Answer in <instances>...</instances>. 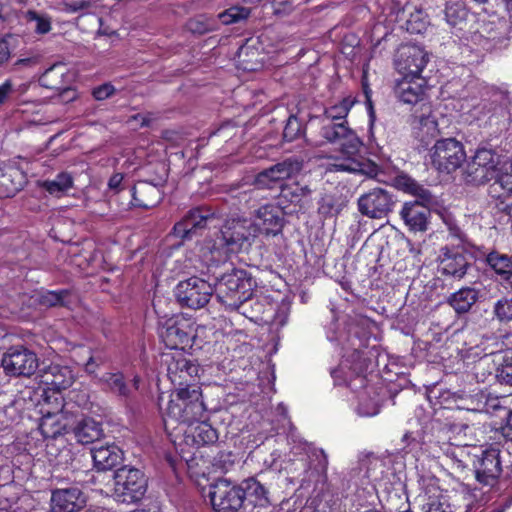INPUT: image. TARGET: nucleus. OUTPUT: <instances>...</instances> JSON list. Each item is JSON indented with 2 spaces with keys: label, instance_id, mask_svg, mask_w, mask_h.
<instances>
[{
  "label": "nucleus",
  "instance_id": "5",
  "mask_svg": "<svg viewBox=\"0 0 512 512\" xmlns=\"http://www.w3.org/2000/svg\"><path fill=\"white\" fill-rule=\"evenodd\" d=\"M114 495L122 503H136L146 494L148 479L138 468L125 465L114 473Z\"/></svg>",
  "mask_w": 512,
  "mask_h": 512
},
{
  "label": "nucleus",
  "instance_id": "2",
  "mask_svg": "<svg viewBox=\"0 0 512 512\" xmlns=\"http://www.w3.org/2000/svg\"><path fill=\"white\" fill-rule=\"evenodd\" d=\"M206 416V406L203 401L200 387L175 388L168 403L165 427L173 423L192 426Z\"/></svg>",
  "mask_w": 512,
  "mask_h": 512
},
{
  "label": "nucleus",
  "instance_id": "55",
  "mask_svg": "<svg viewBox=\"0 0 512 512\" xmlns=\"http://www.w3.org/2000/svg\"><path fill=\"white\" fill-rule=\"evenodd\" d=\"M123 175L121 173H115L113 174L109 181H108V187L110 190H113L115 192H118L120 190L121 183L123 181Z\"/></svg>",
  "mask_w": 512,
  "mask_h": 512
},
{
  "label": "nucleus",
  "instance_id": "45",
  "mask_svg": "<svg viewBox=\"0 0 512 512\" xmlns=\"http://www.w3.org/2000/svg\"><path fill=\"white\" fill-rule=\"evenodd\" d=\"M466 15V10L460 4H449L445 8V18L451 26H456Z\"/></svg>",
  "mask_w": 512,
  "mask_h": 512
},
{
  "label": "nucleus",
  "instance_id": "32",
  "mask_svg": "<svg viewBox=\"0 0 512 512\" xmlns=\"http://www.w3.org/2000/svg\"><path fill=\"white\" fill-rule=\"evenodd\" d=\"M488 266L503 279L512 277V257L498 251H492L486 256Z\"/></svg>",
  "mask_w": 512,
  "mask_h": 512
},
{
  "label": "nucleus",
  "instance_id": "28",
  "mask_svg": "<svg viewBox=\"0 0 512 512\" xmlns=\"http://www.w3.org/2000/svg\"><path fill=\"white\" fill-rule=\"evenodd\" d=\"M197 425L195 427L187 426L186 429L183 430V433L187 438H191L192 443L195 445H207L213 444L218 440L217 431L204 419L196 422Z\"/></svg>",
  "mask_w": 512,
  "mask_h": 512
},
{
  "label": "nucleus",
  "instance_id": "37",
  "mask_svg": "<svg viewBox=\"0 0 512 512\" xmlns=\"http://www.w3.org/2000/svg\"><path fill=\"white\" fill-rule=\"evenodd\" d=\"M311 190L307 185L301 186L298 183L282 186L280 198L292 204H300L308 198Z\"/></svg>",
  "mask_w": 512,
  "mask_h": 512
},
{
  "label": "nucleus",
  "instance_id": "62",
  "mask_svg": "<svg viewBox=\"0 0 512 512\" xmlns=\"http://www.w3.org/2000/svg\"><path fill=\"white\" fill-rule=\"evenodd\" d=\"M319 453L322 456V460L319 461V465H320L321 469L324 471V470H326V468L328 466V458H327L326 453L323 450H320Z\"/></svg>",
  "mask_w": 512,
  "mask_h": 512
},
{
  "label": "nucleus",
  "instance_id": "22",
  "mask_svg": "<svg viewBox=\"0 0 512 512\" xmlns=\"http://www.w3.org/2000/svg\"><path fill=\"white\" fill-rule=\"evenodd\" d=\"M394 93L405 104H417L425 98V81L421 77L404 76L396 81Z\"/></svg>",
  "mask_w": 512,
  "mask_h": 512
},
{
  "label": "nucleus",
  "instance_id": "4",
  "mask_svg": "<svg viewBox=\"0 0 512 512\" xmlns=\"http://www.w3.org/2000/svg\"><path fill=\"white\" fill-rule=\"evenodd\" d=\"M254 282L247 272L233 269L218 279L215 286L216 298L231 310L238 309L253 294Z\"/></svg>",
  "mask_w": 512,
  "mask_h": 512
},
{
  "label": "nucleus",
  "instance_id": "52",
  "mask_svg": "<svg viewBox=\"0 0 512 512\" xmlns=\"http://www.w3.org/2000/svg\"><path fill=\"white\" fill-rule=\"evenodd\" d=\"M488 194L492 198L502 200H504L508 195H510L509 192H506L504 190V185L498 180L497 177H495V181L489 186Z\"/></svg>",
  "mask_w": 512,
  "mask_h": 512
},
{
  "label": "nucleus",
  "instance_id": "43",
  "mask_svg": "<svg viewBox=\"0 0 512 512\" xmlns=\"http://www.w3.org/2000/svg\"><path fill=\"white\" fill-rule=\"evenodd\" d=\"M494 314L500 321H512V297L502 298L494 305Z\"/></svg>",
  "mask_w": 512,
  "mask_h": 512
},
{
  "label": "nucleus",
  "instance_id": "34",
  "mask_svg": "<svg viewBox=\"0 0 512 512\" xmlns=\"http://www.w3.org/2000/svg\"><path fill=\"white\" fill-rule=\"evenodd\" d=\"M62 407V401L59 403V408L55 411L45 410L42 420L39 424V430L45 438H55L61 434L63 426L59 423L57 417Z\"/></svg>",
  "mask_w": 512,
  "mask_h": 512
},
{
  "label": "nucleus",
  "instance_id": "36",
  "mask_svg": "<svg viewBox=\"0 0 512 512\" xmlns=\"http://www.w3.org/2000/svg\"><path fill=\"white\" fill-rule=\"evenodd\" d=\"M73 185V178L66 172L59 173L55 179L46 180L42 187L51 195L60 196L67 192Z\"/></svg>",
  "mask_w": 512,
  "mask_h": 512
},
{
  "label": "nucleus",
  "instance_id": "46",
  "mask_svg": "<svg viewBox=\"0 0 512 512\" xmlns=\"http://www.w3.org/2000/svg\"><path fill=\"white\" fill-rule=\"evenodd\" d=\"M380 411V405L376 399L361 398L357 407V412L360 416L371 417L375 416Z\"/></svg>",
  "mask_w": 512,
  "mask_h": 512
},
{
  "label": "nucleus",
  "instance_id": "9",
  "mask_svg": "<svg viewBox=\"0 0 512 512\" xmlns=\"http://www.w3.org/2000/svg\"><path fill=\"white\" fill-rule=\"evenodd\" d=\"M38 365L36 354L24 346L10 347L1 359L4 373L12 377H30Z\"/></svg>",
  "mask_w": 512,
  "mask_h": 512
},
{
  "label": "nucleus",
  "instance_id": "30",
  "mask_svg": "<svg viewBox=\"0 0 512 512\" xmlns=\"http://www.w3.org/2000/svg\"><path fill=\"white\" fill-rule=\"evenodd\" d=\"M75 436L78 442L90 444L99 440L103 436L102 425L92 418L81 419L74 428Z\"/></svg>",
  "mask_w": 512,
  "mask_h": 512
},
{
  "label": "nucleus",
  "instance_id": "44",
  "mask_svg": "<svg viewBox=\"0 0 512 512\" xmlns=\"http://www.w3.org/2000/svg\"><path fill=\"white\" fill-rule=\"evenodd\" d=\"M302 133V124L295 116H290L283 130V137L291 142L297 139Z\"/></svg>",
  "mask_w": 512,
  "mask_h": 512
},
{
  "label": "nucleus",
  "instance_id": "51",
  "mask_svg": "<svg viewBox=\"0 0 512 512\" xmlns=\"http://www.w3.org/2000/svg\"><path fill=\"white\" fill-rule=\"evenodd\" d=\"M63 10L69 13L87 9L91 6V0H62Z\"/></svg>",
  "mask_w": 512,
  "mask_h": 512
},
{
  "label": "nucleus",
  "instance_id": "16",
  "mask_svg": "<svg viewBox=\"0 0 512 512\" xmlns=\"http://www.w3.org/2000/svg\"><path fill=\"white\" fill-rule=\"evenodd\" d=\"M424 201L405 202L400 211L401 219L412 232H425L431 216L429 205Z\"/></svg>",
  "mask_w": 512,
  "mask_h": 512
},
{
  "label": "nucleus",
  "instance_id": "3",
  "mask_svg": "<svg viewBox=\"0 0 512 512\" xmlns=\"http://www.w3.org/2000/svg\"><path fill=\"white\" fill-rule=\"evenodd\" d=\"M252 221L246 218L227 219L217 237L210 247L212 260L216 263L225 261L228 252H238L245 245L250 246L258 236Z\"/></svg>",
  "mask_w": 512,
  "mask_h": 512
},
{
  "label": "nucleus",
  "instance_id": "47",
  "mask_svg": "<svg viewBox=\"0 0 512 512\" xmlns=\"http://www.w3.org/2000/svg\"><path fill=\"white\" fill-rule=\"evenodd\" d=\"M67 295L66 290H61L59 292L56 291H47L40 295L39 302L40 304L47 306V307H53L57 305H61L63 298Z\"/></svg>",
  "mask_w": 512,
  "mask_h": 512
},
{
  "label": "nucleus",
  "instance_id": "63",
  "mask_svg": "<svg viewBox=\"0 0 512 512\" xmlns=\"http://www.w3.org/2000/svg\"><path fill=\"white\" fill-rule=\"evenodd\" d=\"M420 123L425 124V125L431 124L433 127L436 124L434 119H430V116H428V117L420 116Z\"/></svg>",
  "mask_w": 512,
  "mask_h": 512
},
{
  "label": "nucleus",
  "instance_id": "18",
  "mask_svg": "<svg viewBox=\"0 0 512 512\" xmlns=\"http://www.w3.org/2000/svg\"><path fill=\"white\" fill-rule=\"evenodd\" d=\"M439 271L443 275L462 279L469 267L466 255L460 248L443 247L439 256Z\"/></svg>",
  "mask_w": 512,
  "mask_h": 512
},
{
  "label": "nucleus",
  "instance_id": "41",
  "mask_svg": "<svg viewBox=\"0 0 512 512\" xmlns=\"http://www.w3.org/2000/svg\"><path fill=\"white\" fill-rule=\"evenodd\" d=\"M45 15L34 10H28L24 13V18L28 22L35 23V30L38 33L45 34L51 29L50 19Z\"/></svg>",
  "mask_w": 512,
  "mask_h": 512
},
{
  "label": "nucleus",
  "instance_id": "42",
  "mask_svg": "<svg viewBox=\"0 0 512 512\" xmlns=\"http://www.w3.org/2000/svg\"><path fill=\"white\" fill-rule=\"evenodd\" d=\"M247 490L251 496H254L256 501L255 505L260 507H266L269 504V499L267 497L266 488L256 480H250L247 484Z\"/></svg>",
  "mask_w": 512,
  "mask_h": 512
},
{
  "label": "nucleus",
  "instance_id": "24",
  "mask_svg": "<svg viewBox=\"0 0 512 512\" xmlns=\"http://www.w3.org/2000/svg\"><path fill=\"white\" fill-rule=\"evenodd\" d=\"M40 382L60 391L69 388L74 382V374L67 366L50 364L40 370Z\"/></svg>",
  "mask_w": 512,
  "mask_h": 512
},
{
  "label": "nucleus",
  "instance_id": "35",
  "mask_svg": "<svg viewBox=\"0 0 512 512\" xmlns=\"http://www.w3.org/2000/svg\"><path fill=\"white\" fill-rule=\"evenodd\" d=\"M467 181L475 185L484 184L496 177V171H492L471 160L467 166Z\"/></svg>",
  "mask_w": 512,
  "mask_h": 512
},
{
  "label": "nucleus",
  "instance_id": "15",
  "mask_svg": "<svg viewBox=\"0 0 512 512\" xmlns=\"http://www.w3.org/2000/svg\"><path fill=\"white\" fill-rule=\"evenodd\" d=\"M427 64L423 50L413 45L401 46L395 55V65L405 76L420 77Z\"/></svg>",
  "mask_w": 512,
  "mask_h": 512
},
{
  "label": "nucleus",
  "instance_id": "21",
  "mask_svg": "<svg viewBox=\"0 0 512 512\" xmlns=\"http://www.w3.org/2000/svg\"><path fill=\"white\" fill-rule=\"evenodd\" d=\"M213 219L214 213L207 207L191 209L181 221L175 224L174 233L181 238H187L198 229L206 227Z\"/></svg>",
  "mask_w": 512,
  "mask_h": 512
},
{
  "label": "nucleus",
  "instance_id": "59",
  "mask_svg": "<svg viewBox=\"0 0 512 512\" xmlns=\"http://www.w3.org/2000/svg\"><path fill=\"white\" fill-rule=\"evenodd\" d=\"M503 434L505 437L512 440V411L507 415L506 425L503 427Z\"/></svg>",
  "mask_w": 512,
  "mask_h": 512
},
{
  "label": "nucleus",
  "instance_id": "25",
  "mask_svg": "<svg viewBox=\"0 0 512 512\" xmlns=\"http://www.w3.org/2000/svg\"><path fill=\"white\" fill-rule=\"evenodd\" d=\"M162 200V192L159 186L139 181L132 188V205L139 208H153Z\"/></svg>",
  "mask_w": 512,
  "mask_h": 512
},
{
  "label": "nucleus",
  "instance_id": "17",
  "mask_svg": "<svg viewBox=\"0 0 512 512\" xmlns=\"http://www.w3.org/2000/svg\"><path fill=\"white\" fill-rule=\"evenodd\" d=\"M282 211L278 206L265 204L258 208L254 214V220L257 235L264 233L266 235H276L283 228Z\"/></svg>",
  "mask_w": 512,
  "mask_h": 512
},
{
  "label": "nucleus",
  "instance_id": "53",
  "mask_svg": "<svg viewBox=\"0 0 512 512\" xmlns=\"http://www.w3.org/2000/svg\"><path fill=\"white\" fill-rule=\"evenodd\" d=\"M498 180L504 185L506 192L512 193V163L506 167L503 172L496 176Z\"/></svg>",
  "mask_w": 512,
  "mask_h": 512
},
{
  "label": "nucleus",
  "instance_id": "7",
  "mask_svg": "<svg viewBox=\"0 0 512 512\" xmlns=\"http://www.w3.org/2000/svg\"><path fill=\"white\" fill-rule=\"evenodd\" d=\"M198 326L190 319L176 317L165 322L159 336L170 349H185L196 342Z\"/></svg>",
  "mask_w": 512,
  "mask_h": 512
},
{
  "label": "nucleus",
  "instance_id": "12",
  "mask_svg": "<svg viewBox=\"0 0 512 512\" xmlns=\"http://www.w3.org/2000/svg\"><path fill=\"white\" fill-rule=\"evenodd\" d=\"M301 169L300 161L288 158L259 172L255 176L254 183L259 188L272 189L276 184L299 173Z\"/></svg>",
  "mask_w": 512,
  "mask_h": 512
},
{
  "label": "nucleus",
  "instance_id": "33",
  "mask_svg": "<svg viewBox=\"0 0 512 512\" xmlns=\"http://www.w3.org/2000/svg\"><path fill=\"white\" fill-rule=\"evenodd\" d=\"M99 381L105 386V389L119 397L127 398L130 395V388L120 372L105 373Z\"/></svg>",
  "mask_w": 512,
  "mask_h": 512
},
{
  "label": "nucleus",
  "instance_id": "10",
  "mask_svg": "<svg viewBox=\"0 0 512 512\" xmlns=\"http://www.w3.org/2000/svg\"><path fill=\"white\" fill-rule=\"evenodd\" d=\"M465 157L463 145L453 138L438 140L431 150L432 164L441 172L455 171L461 166Z\"/></svg>",
  "mask_w": 512,
  "mask_h": 512
},
{
  "label": "nucleus",
  "instance_id": "19",
  "mask_svg": "<svg viewBox=\"0 0 512 512\" xmlns=\"http://www.w3.org/2000/svg\"><path fill=\"white\" fill-rule=\"evenodd\" d=\"M418 512H452L446 496L436 485L426 486L414 499Z\"/></svg>",
  "mask_w": 512,
  "mask_h": 512
},
{
  "label": "nucleus",
  "instance_id": "50",
  "mask_svg": "<svg viewBox=\"0 0 512 512\" xmlns=\"http://www.w3.org/2000/svg\"><path fill=\"white\" fill-rule=\"evenodd\" d=\"M116 92V88L111 83H104L92 89V96L97 101H103Z\"/></svg>",
  "mask_w": 512,
  "mask_h": 512
},
{
  "label": "nucleus",
  "instance_id": "11",
  "mask_svg": "<svg viewBox=\"0 0 512 512\" xmlns=\"http://www.w3.org/2000/svg\"><path fill=\"white\" fill-rule=\"evenodd\" d=\"M166 363L167 376L177 388L198 387L195 381L199 376L200 368L193 360L179 353L166 359Z\"/></svg>",
  "mask_w": 512,
  "mask_h": 512
},
{
  "label": "nucleus",
  "instance_id": "40",
  "mask_svg": "<svg viewBox=\"0 0 512 512\" xmlns=\"http://www.w3.org/2000/svg\"><path fill=\"white\" fill-rule=\"evenodd\" d=\"M472 160L492 171H496V167L499 164L497 154L486 148L478 149Z\"/></svg>",
  "mask_w": 512,
  "mask_h": 512
},
{
  "label": "nucleus",
  "instance_id": "23",
  "mask_svg": "<svg viewBox=\"0 0 512 512\" xmlns=\"http://www.w3.org/2000/svg\"><path fill=\"white\" fill-rule=\"evenodd\" d=\"M40 84L48 89L60 90L62 95H65L67 101H72L76 98V93L70 88H65L69 82L68 67L63 63H56L49 67L40 77Z\"/></svg>",
  "mask_w": 512,
  "mask_h": 512
},
{
  "label": "nucleus",
  "instance_id": "64",
  "mask_svg": "<svg viewBox=\"0 0 512 512\" xmlns=\"http://www.w3.org/2000/svg\"><path fill=\"white\" fill-rule=\"evenodd\" d=\"M340 372H341V370H340V369H334V370L331 372L332 377L335 379V381H336L337 383H339L337 379H338V377H339Z\"/></svg>",
  "mask_w": 512,
  "mask_h": 512
},
{
  "label": "nucleus",
  "instance_id": "1",
  "mask_svg": "<svg viewBox=\"0 0 512 512\" xmlns=\"http://www.w3.org/2000/svg\"><path fill=\"white\" fill-rule=\"evenodd\" d=\"M354 103V98L348 96L339 103L327 107L324 116L328 122L320 128V139L312 140L310 143L316 147L325 144L340 146V155L328 164L326 171L374 177L378 171L376 164L361 154L363 142L355 131L348 127L345 120Z\"/></svg>",
  "mask_w": 512,
  "mask_h": 512
},
{
  "label": "nucleus",
  "instance_id": "6",
  "mask_svg": "<svg viewBox=\"0 0 512 512\" xmlns=\"http://www.w3.org/2000/svg\"><path fill=\"white\" fill-rule=\"evenodd\" d=\"M245 497V490L228 479H217L209 487L210 502L216 512H237Z\"/></svg>",
  "mask_w": 512,
  "mask_h": 512
},
{
  "label": "nucleus",
  "instance_id": "58",
  "mask_svg": "<svg viewBox=\"0 0 512 512\" xmlns=\"http://www.w3.org/2000/svg\"><path fill=\"white\" fill-rule=\"evenodd\" d=\"M38 63V57H27L19 59L15 62L16 67H32Z\"/></svg>",
  "mask_w": 512,
  "mask_h": 512
},
{
  "label": "nucleus",
  "instance_id": "38",
  "mask_svg": "<svg viewBox=\"0 0 512 512\" xmlns=\"http://www.w3.org/2000/svg\"><path fill=\"white\" fill-rule=\"evenodd\" d=\"M185 28L194 35H203L216 29V21L205 15H198L189 19Z\"/></svg>",
  "mask_w": 512,
  "mask_h": 512
},
{
  "label": "nucleus",
  "instance_id": "31",
  "mask_svg": "<svg viewBox=\"0 0 512 512\" xmlns=\"http://www.w3.org/2000/svg\"><path fill=\"white\" fill-rule=\"evenodd\" d=\"M395 186L398 189L417 197V200L419 201H424L426 203L434 202L431 192L407 175H398L395 178Z\"/></svg>",
  "mask_w": 512,
  "mask_h": 512
},
{
  "label": "nucleus",
  "instance_id": "8",
  "mask_svg": "<svg viewBox=\"0 0 512 512\" xmlns=\"http://www.w3.org/2000/svg\"><path fill=\"white\" fill-rule=\"evenodd\" d=\"M213 292L211 284L195 276L179 282L175 288V295L181 306L191 309L204 307Z\"/></svg>",
  "mask_w": 512,
  "mask_h": 512
},
{
  "label": "nucleus",
  "instance_id": "14",
  "mask_svg": "<svg viewBox=\"0 0 512 512\" xmlns=\"http://www.w3.org/2000/svg\"><path fill=\"white\" fill-rule=\"evenodd\" d=\"M475 472L480 483L493 485L502 472L499 449L490 447L483 450L475 463Z\"/></svg>",
  "mask_w": 512,
  "mask_h": 512
},
{
  "label": "nucleus",
  "instance_id": "57",
  "mask_svg": "<svg viewBox=\"0 0 512 512\" xmlns=\"http://www.w3.org/2000/svg\"><path fill=\"white\" fill-rule=\"evenodd\" d=\"M12 86H13V98L14 97H20L21 95L25 94L27 92V90L29 89V84L28 83H15L14 81H12Z\"/></svg>",
  "mask_w": 512,
  "mask_h": 512
},
{
  "label": "nucleus",
  "instance_id": "48",
  "mask_svg": "<svg viewBox=\"0 0 512 512\" xmlns=\"http://www.w3.org/2000/svg\"><path fill=\"white\" fill-rule=\"evenodd\" d=\"M496 377L500 384L512 387V357H507L497 370Z\"/></svg>",
  "mask_w": 512,
  "mask_h": 512
},
{
  "label": "nucleus",
  "instance_id": "20",
  "mask_svg": "<svg viewBox=\"0 0 512 512\" xmlns=\"http://www.w3.org/2000/svg\"><path fill=\"white\" fill-rule=\"evenodd\" d=\"M86 504V498L77 487L56 489L52 492L51 508L53 512H78Z\"/></svg>",
  "mask_w": 512,
  "mask_h": 512
},
{
  "label": "nucleus",
  "instance_id": "56",
  "mask_svg": "<svg viewBox=\"0 0 512 512\" xmlns=\"http://www.w3.org/2000/svg\"><path fill=\"white\" fill-rule=\"evenodd\" d=\"M10 57V49L5 39L0 40V66Z\"/></svg>",
  "mask_w": 512,
  "mask_h": 512
},
{
  "label": "nucleus",
  "instance_id": "29",
  "mask_svg": "<svg viewBox=\"0 0 512 512\" xmlns=\"http://www.w3.org/2000/svg\"><path fill=\"white\" fill-rule=\"evenodd\" d=\"M23 179V174L15 168H0V198L14 196L21 189Z\"/></svg>",
  "mask_w": 512,
  "mask_h": 512
},
{
  "label": "nucleus",
  "instance_id": "60",
  "mask_svg": "<svg viewBox=\"0 0 512 512\" xmlns=\"http://www.w3.org/2000/svg\"><path fill=\"white\" fill-rule=\"evenodd\" d=\"M100 27L98 33L101 35L110 36L115 34V31L110 29L109 27L104 26L102 18H99Z\"/></svg>",
  "mask_w": 512,
  "mask_h": 512
},
{
  "label": "nucleus",
  "instance_id": "13",
  "mask_svg": "<svg viewBox=\"0 0 512 512\" xmlns=\"http://www.w3.org/2000/svg\"><path fill=\"white\" fill-rule=\"evenodd\" d=\"M392 196L382 188H375L358 199L359 211L369 217L381 219L392 210Z\"/></svg>",
  "mask_w": 512,
  "mask_h": 512
},
{
  "label": "nucleus",
  "instance_id": "39",
  "mask_svg": "<svg viewBox=\"0 0 512 512\" xmlns=\"http://www.w3.org/2000/svg\"><path fill=\"white\" fill-rule=\"evenodd\" d=\"M250 15V9L246 7L233 6L218 15L221 22L225 25L237 23L245 20Z\"/></svg>",
  "mask_w": 512,
  "mask_h": 512
},
{
  "label": "nucleus",
  "instance_id": "26",
  "mask_svg": "<svg viewBox=\"0 0 512 512\" xmlns=\"http://www.w3.org/2000/svg\"><path fill=\"white\" fill-rule=\"evenodd\" d=\"M91 453L95 467L101 471L112 469L122 460V451L115 444L95 447Z\"/></svg>",
  "mask_w": 512,
  "mask_h": 512
},
{
  "label": "nucleus",
  "instance_id": "61",
  "mask_svg": "<svg viewBox=\"0 0 512 512\" xmlns=\"http://www.w3.org/2000/svg\"><path fill=\"white\" fill-rule=\"evenodd\" d=\"M96 363H95V360L93 357H89V360L87 361V363L85 364V370L86 372L92 374L95 372L96 370Z\"/></svg>",
  "mask_w": 512,
  "mask_h": 512
},
{
  "label": "nucleus",
  "instance_id": "49",
  "mask_svg": "<svg viewBox=\"0 0 512 512\" xmlns=\"http://www.w3.org/2000/svg\"><path fill=\"white\" fill-rule=\"evenodd\" d=\"M479 398L483 402L482 410L486 413H492L503 408L501 398L498 396L481 392Z\"/></svg>",
  "mask_w": 512,
  "mask_h": 512
},
{
  "label": "nucleus",
  "instance_id": "27",
  "mask_svg": "<svg viewBox=\"0 0 512 512\" xmlns=\"http://www.w3.org/2000/svg\"><path fill=\"white\" fill-rule=\"evenodd\" d=\"M478 291L471 287H463L447 298V303L457 314L468 313L478 300Z\"/></svg>",
  "mask_w": 512,
  "mask_h": 512
},
{
  "label": "nucleus",
  "instance_id": "54",
  "mask_svg": "<svg viewBox=\"0 0 512 512\" xmlns=\"http://www.w3.org/2000/svg\"><path fill=\"white\" fill-rule=\"evenodd\" d=\"M10 98H13L12 80H6L0 85V105Z\"/></svg>",
  "mask_w": 512,
  "mask_h": 512
}]
</instances>
